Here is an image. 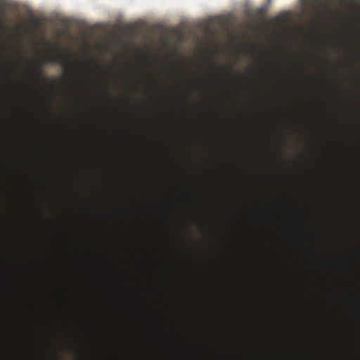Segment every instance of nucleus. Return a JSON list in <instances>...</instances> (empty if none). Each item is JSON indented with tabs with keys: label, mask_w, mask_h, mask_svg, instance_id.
Listing matches in <instances>:
<instances>
[{
	"label": "nucleus",
	"mask_w": 360,
	"mask_h": 360,
	"mask_svg": "<svg viewBox=\"0 0 360 360\" xmlns=\"http://www.w3.org/2000/svg\"><path fill=\"white\" fill-rule=\"evenodd\" d=\"M70 60L71 58L69 55L49 56L46 58L47 62L60 63L63 65L64 68H67L70 66Z\"/></svg>",
	"instance_id": "1"
},
{
	"label": "nucleus",
	"mask_w": 360,
	"mask_h": 360,
	"mask_svg": "<svg viewBox=\"0 0 360 360\" xmlns=\"http://www.w3.org/2000/svg\"><path fill=\"white\" fill-rule=\"evenodd\" d=\"M53 360H60L58 354H56Z\"/></svg>",
	"instance_id": "5"
},
{
	"label": "nucleus",
	"mask_w": 360,
	"mask_h": 360,
	"mask_svg": "<svg viewBox=\"0 0 360 360\" xmlns=\"http://www.w3.org/2000/svg\"><path fill=\"white\" fill-rule=\"evenodd\" d=\"M36 64H37V67L35 68V73H36L37 76H38L39 77H44V74H43L42 70H41V66H42L41 61L39 60H37L36 61Z\"/></svg>",
	"instance_id": "2"
},
{
	"label": "nucleus",
	"mask_w": 360,
	"mask_h": 360,
	"mask_svg": "<svg viewBox=\"0 0 360 360\" xmlns=\"http://www.w3.org/2000/svg\"><path fill=\"white\" fill-rule=\"evenodd\" d=\"M311 1H314V2H316L317 1V0H311Z\"/></svg>",
	"instance_id": "6"
},
{
	"label": "nucleus",
	"mask_w": 360,
	"mask_h": 360,
	"mask_svg": "<svg viewBox=\"0 0 360 360\" xmlns=\"http://www.w3.org/2000/svg\"><path fill=\"white\" fill-rule=\"evenodd\" d=\"M114 360H117V357H115V358L114 359Z\"/></svg>",
	"instance_id": "7"
},
{
	"label": "nucleus",
	"mask_w": 360,
	"mask_h": 360,
	"mask_svg": "<svg viewBox=\"0 0 360 360\" xmlns=\"http://www.w3.org/2000/svg\"><path fill=\"white\" fill-rule=\"evenodd\" d=\"M352 4L355 5L357 8L358 12L360 13V3H357L356 1H353Z\"/></svg>",
	"instance_id": "3"
},
{
	"label": "nucleus",
	"mask_w": 360,
	"mask_h": 360,
	"mask_svg": "<svg viewBox=\"0 0 360 360\" xmlns=\"http://www.w3.org/2000/svg\"><path fill=\"white\" fill-rule=\"evenodd\" d=\"M33 23H34V26H36V27H38L39 25V22L37 19L33 20Z\"/></svg>",
	"instance_id": "4"
}]
</instances>
